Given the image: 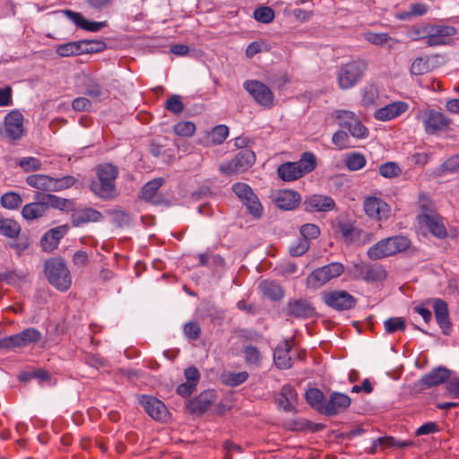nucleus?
Instances as JSON below:
<instances>
[{"label":"nucleus","instance_id":"1","mask_svg":"<svg viewBox=\"0 0 459 459\" xmlns=\"http://www.w3.org/2000/svg\"><path fill=\"white\" fill-rule=\"evenodd\" d=\"M97 179L90 184V189L94 195L102 200H112L118 195L116 186V179L118 176V169L110 163L100 164L96 167Z\"/></svg>","mask_w":459,"mask_h":459},{"label":"nucleus","instance_id":"2","mask_svg":"<svg viewBox=\"0 0 459 459\" xmlns=\"http://www.w3.org/2000/svg\"><path fill=\"white\" fill-rule=\"evenodd\" d=\"M44 273L48 282L60 291H66L72 285L70 271L62 257L46 260Z\"/></svg>","mask_w":459,"mask_h":459},{"label":"nucleus","instance_id":"3","mask_svg":"<svg viewBox=\"0 0 459 459\" xmlns=\"http://www.w3.org/2000/svg\"><path fill=\"white\" fill-rule=\"evenodd\" d=\"M411 246V240L402 235L383 238L373 245L368 250V256L371 260H379L394 255L407 250Z\"/></svg>","mask_w":459,"mask_h":459},{"label":"nucleus","instance_id":"4","mask_svg":"<svg viewBox=\"0 0 459 459\" xmlns=\"http://www.w3.org/2000/svg\"><path fill=\"white\" fill-rule=\"evenodd\" d=\"M316 166L315 155L311 152H305L299 161H287L281 164L277 169V174L281 180L290 182L311 172Z\"/></svg>","mask_w":459,"mask_h":459},{"label":"nucleus","instance_id":"5","mask_svg":"<svg viewBox=\"0 0 459 459\" xmlns=\"http://www.w3.org/2000/svg\"><path fill=\"white\" fill-rule=\"evenodd\" d=\"M231 192L234 193L237 199L254 220L257 221L263 217L264 207L254 189L249 185L242 182L235 183L231 186Z\"/></svg>","mask_w":459,"mask_h":459},{"label":"nucleus","instance_id":"6","mask_svg":"<svg viewBox=\"0 0 459 459\" xmlns=\"http://www.w3.org/2000/svg\"><path fill=\"white\" fill-rule=\"evenodd\" d=\"M42 333L37 328L28 327L23 331L0 339V349L15 350L33 345L40 342Z\"/></svg>","mask_w":459,"mask_h":459},{"label":"nucleus","instance_id":"7","mask_svg":"<svg viewBox=\"0 0 459 459\" xmlns=\"http://www.w3.org/2000/svg\"><path fill=\"white\" fill-rule=\"evenodd\" d=\"M368 64L363 59H357L341 66L337 78L341 89L352 88L362 77Z\"/></svg>","mask_w":459,"mask_h":459},{"label":"nucleus","instance_id":"8","mask_svg":"<svg viewBox=\"0 0 459 459\" xmlns=\"http://www.w3.org/2000/svg\"><path fill=\"white\" fill-rule=\"evenodd\" d=\"M342 264L333 262L314 270L307 278L309 288L318 289L330 280L340 276L343 273Z\"/></svg>","mask_w":459,"mask_h":459},{"label":"nucleus","instance_id":"9","mask_svg":"<svg viewBox=\"0 0 459 459\" xmlns=\"http://www.w3.org/2000/svg\"><path fill=\"white\" fill-rule=\"evenodd\" d=\"M244 88L254 98V100L265 108L273 105L274 96L271 89L263 82L256 80L245 82Z\"/></svg>","mask_w":459,"mask_h":459},{"label":"nucleus","instance_id":"10","mask_svg":"<svg viewBox=\"0 0 459 459\" xmlns=\"http://www.w3.org/2000/svg\"><path fill=\"white\" fill-rule=\"evenodd\" d=\"M323 299L328 307L338 311L351 309L356 305V299L345 290L325 292Z\"/></svg>","mask_w":459,"mask_h":459},{"label":"nucleus","instance_id":"11","mask_svg":"<svg viewBox=\"0 0 459 459\" xmlns=\"http://www.w3.org/2000/svg\"><path fill=\"white\" fill-rule=\"evenodd\" d=\"M366 214L377 221L387 220L391 213L390 206L381 198L368 196L363 203Z\"/></svg>","mask_w":459,"mask_h":459},{"label":"nucleus","instance_id":"12","mask_svg":"<svg viewBox=\"0 0 459 459\" xmlns=\"http://www.w3.org/2000/svg\"><path fill=\"white\" fill-rule=\"evenodd\" d=\"M140 404L146 413L155 420L165 421L169 417V411L163 402L158 398L142 394L139 398Z\"/></svg>","mask_w":459,"mask_h":459},{"label":"nucleus","instance_id":"13","mask_svg":"<svg viewBox=\"0 0 459 459\" xmlns=\"http://www.w3.org/2000/svg\"><path fill=\"white\" fill-rule=\"evenodd\" d=\"M423 125L428 134H434L449 127L450 119L443 113L429 109L424 114Z\"/></svg>","mask_w":459,"mask_h":459},{"label":"nucleus","instance_id":"14","mask_svg":"<svg viewBox=\"0 0 459 459\" xmlns=\"http://www.w3.org/2000/svg\"><path fill=\"white\" fill-rule=\"evenodd\" d=\"M4 133L11 140H20L23 136V115L20 111L12 110L5 116Z\"/></svg>","mask_w":459,"mask_h":459},{"label":"nucleus","instance_id":"15","mask_svg":"<svg viewBox=\"0 0 459 459\" xmlns=\"http://www.w3.org/2000/svg\"><path fill=\"white\" fill-rule=\"evenodd\" d=\"M351 404V398L342 393L333 392L325 403L323 415L333 417L344 411Z\"/></svg>","mask_w":459,"mask_h":459},{"label":"nucleus","instance_id":"16","mask_svg":"<svg viewBox=\"0 0 459 459\" xmlns=\"http://www.w3.org/2000/svg\"><path fill=\"white\" fill-rule=\"evenodd\" d=\"M452 371L446 367H437L433 368L428 374H425L419 381L420 385L422 388H430L433 386L439 385L443 383H446L450 377Z\"/></svg>","mask_w":459,"mask_h":459},{"label":"nucleus","instance_id":"17","mask_svg":"<svg viewBox=\"0 0 459 459\" xmlns=\"http://www.w3.org/2000/svg\"><path fill=\"white\" fill-rule=\"evenodd\" d=\"M68 230L69 226L67 224L50 229L40 239L42 249L46 252H51L56 249L60 240L66 235Z\"/></svg>","mask_w":459,"mask_h":459},{"label":"nucleus","instance_id":"18","mask_svg":"<svg viewBox=\"0 0 459 459\" xmlns=\"http://www.w3.org/2000/svg\"><path fill=\"white\" fill-rule=\"evenodd\" d=\"M286 314L295 318H309L315 315V308L307 299H293L288 302Z\"/></svg>","mask_w":459,"mask_h":459},{"label":"nucleus","instance_id":"19","mask_svg":"<svg viewBox=\"0 0 459 459\" xmlns=\"http://www.w3.org/2000/svg\"><path fill=\"white\" fill-rule=\"evenodd\" d=\"M303 205L305 210L310 212H329L334 208L335 203L330 196L312 195L305 199Z\"/></svg>","mask_w":459,"mask_h":459},{"label":"nucleus","instance_id":"20","mask_svg":"<svg viewBox=\"0 0 459 459\" xmlns=\"http://www.w3.org/2000/svg\"><path fill=\"white\" fill-rule=\"evenodd\" d=\"M423 213L420 216L421 222L424 223L429 230L436 237L442 238L446 236V230L443 223L440 221L438 215L433 211L422 205Z\"/></svg>","mask_w":459,"mask_h":459},{"label":"nucleus","instance_id":"21","mask_svg":"<svg viewBox=\"0 0 459 459\" xmlns=\"http://www.w3.org/2000/svg\"><path fill=\"white\" fill-rule=\"evenodd\" d=\"M255 161V155L250 148L239 150L231 160V172H245L254 165Z\"/></svg>","mask_w":459,"mask_h":459},{"label":"nucleus","instance_id":"22","mask_svg":"<svg viewBox=\"0 0 459 459\" xmlns=\"http://www.w3.org/2000/svg\"><path fill=\"white\" fill-rule=\"evenodd\" d=\"M456 30L452 26L433 27L429 35L424 37L428 47H437L446 44V38L455 35Z\"/></svg>","mask_w":459,"mask_h":459},{"label":"nucleus","instance_id":"23","mask_svg":"<svg viewBox=\"0 0 459 459\" xmlns=\"http://www.w3.org/2000/svg\"><path fill=\"white\" fill-rule=\"evenodd\" d=\"M435 317L437 325L442 330V333L448 335L451 331V322L449 319L448 307L446 301L437 299L433 306Z\"/></svg>","mask_w":459,"mask_h":459},{"label":"nucleus","instance_id":"24","mask_svg":"<svg viewBox=\"0 0 459 459\" xmlns=\"http://www.w3.org/2000/svg\"><path fill=\"white\" fill-rule=\"evenodd\" d=\"M65 16L77 27L88 31L96 32L107 25L106 22H91L84 18L80 13L71 10L63 11Z\"/></svg>","mask_w":459,"mask_h":459},{"label":"nucleus","instance_id":"25","mask_svg":"<svg viewBox=\"0 0 459 459\" xmlns=\"http://www.w3.org/2000/svg\"><path fill=\"white\" fill-rule=\"evenodd\" d=\"M407 108V103L403 101H396L376 110L374 117L376 119L380 121H388L400 116L405 112Z\"/></svg>","mask_w":459,"mask_h":459},{"label":"nucleus","instance_id":"26","mask_svg":"<svg viewBox=\"0 0 459 459\" xmlns=\"http://www.w3.org/2000/svg\"><path fill=\"white\" fill-rule=\"evenodd\" d=\"M164 180L161 178H154L146 183L141 190V198L145 202L152 204H159L161 203V197L158 191L162 186Z\"/></svg>","mask_w":459,"mask_h":459},{"label":"nucleus","instance_id":"27","mask_svg":"<svg viewBox=\"0 0 459 459\" xmlns=\"http://www.w3.org/2000/svg\"><path fill=\"white\" fill-rule=\"evenodd\" d=\"M72 225L74 227H80L88 222H98L103 219L100 212L92 208H84L73 213L71 218Z\"/></svg>","mask_w":459,"mask_h":459},{"label":"nucleus","instance_id":"28","mask_svg":"<svg viewBox=\"0 0 459 459\" xmlns=\"http://www.w3.org/2000/svg\"><path fill=\"white\" fill-rule=\"evenodd\" d=\"M37 201L25 204L22 210V215L26 221H32L42 217L48 208L43 197L36 198Z\"/></svg>","mask_w":459,"mask_h":459},{"label":"nucleus","instance_id":"29","mask_svg":"<svg viewBox=\"0 0 459 459\" xmlns=\"http://www.w3.org/2000/svg\"><path fill=\"white\" fill-rule=\"evenodd\" d=\"M291 345L289 341H284L281 346L275 349L273 353L274 364L278 368L288 369L291 368V358L290 357V351Z\"/></svg>","mask_w":459,"mask_h":459},{"label":"nucleus","instance_id":"30","mask_svg":"<svg viewBox=\"0 0 459 459\" xmlns=\"http://www.w3.org/2000/svg\"><path fill=\"white\" fill-rule=\"evenodd\" d=\"M300 202V195L293 190L281 191L276 198V205L281 210H293Z\"/></svg>","mask_w":459,"mask_h":459},{"label":"nucleus","instance_id":"31","mask_svg":"<svg viewBox=\"0 0 459 459\" xmlns=\"http://www.w3.org/2000/svg\"><path fill=\"white\" fill-rule=\"evenodd\" d=\"M297 396L295 389L290 385H285L281 387L279 397L277 398L278 405L285 411H291L294 410Z\"/></svg>","mask_w":459,"mask_h":459},{"label":"nucleus","instance_id":"32","mask_svg":"<svg viewBox=\"0 0 459 459\" xmlns=\"http://www.w3.org/2000/svg\"><path fill=\"white\" fill-rule=\"evenodd\" d=\"M212 401V394L211 392H204L189 401L187 408L193 413L202 414L208 410Z\"/></svg>","mask_w":459,"mask_h":459},{"label":"nucleus","instance_id":"33","mask_svg":"<svg viewBox=\"0 0 459 459\" xmlns=\"http://www.w3.org/2000/svg\"><path fill=\"white\" fill-rule=\"evenodd\" d=\"M261 292L272 300H280L284 296V291L280 284L275 281L264 280L258 286Z\"/></svg>","mask_w":459,"mask_h":459},{"label":"nucleus","instance_id":"34","mask_svg":"<svg viewBox=\"0 0 459 459\" xmlns=\"http://www.w3.org/2000/svg\"><path fill=\"white\" fill-rule=\"evenodd\" d=\"M43 197L46 203L47 208L53 207L62 211L69 210L73 207V202L69 199L58 197L51 194H40L37 193L35 198Z\"/></svg>","mask_w":459,"mask_h":459},{"label":"nucleus","instance_id":"35","mask_svg":"<svg viewBox=\"0 0 459 459\" xmlns=\"http://www.w3.org/2000/svg\"><path fill=\"white\" fill-rule=\"evenodd\" d=\"M305 398L307 403L321 414L324 413L325 403L324 393L318 388H309L306 391Z\"/></svg>","mask_w":459,"mask_h":459},{"label":"nucleus","instance_id":"36","mask_svg":"<svg viewBox=\"0 0 459 459\" xmlns=\"http://www.w3.org/2000/svg\"><path fill=\"white\" fill-rule=\"evenodd\" d=\"M83 45H85V43L80 40L61 44L56 47V53L63 57L82 55V51L87 50L82 48V46L83 47Z\"/></svg>","mask_w":459,"mask_h":459},{"label":"nucleus","instance_id":"37","mask_svg":"<svg viewBox=\"0 0 459 459\" xmlns=\"http://www.w3.org/2000/svg\"><path fill=\"white\" fill-rule=\"evenodd\" d=\"M364 38L367 41L376 46L387 45L388 49L393 48L398 43L397 39L391 38L387 33L384 32H367Z\"/></svg>","mask_w":459,"mask_h":459},{"label":"nucleus","instance_id":"38","mask_svg":"<svg viewBox=\"0 0 459 459\" xmlns=\"http://www.w3.org/2000/svg\"><path fill=\"white\" fill-rule=\"evenodd\" d=\"M386 277V271L383 265L378 264H366L365 274L363 280L368 282L381 281Z\"/></svg>","mask_w":459,"mask_h":459},{"label":"nucleus","instance_id":"39","mask_svg":"<svg viewBox=\"0 0 459 459\" xmlns=\"http://www.w3.org/2000/svg\"><path fill=\"white\" fill-rule=\"evenodd\" d=\"M26 183L39 190L51 191L52 177L43 174H33L26 178Z\"/></svg>","mask_w":459,"mask_h":459},{"label":"nucleus","instance_id":"40","mask_svg":"<svg viewBox=\"0 0 459 459\" xmlns=\"http://www.w3.org/2000/svg\"><path fill=\"white\" fill-rule=\"evenodd\" d=\"M21 231V227L17 221L10 218H4L0 214V234L13 238H16Z\"/></svg>","mask_w":459,"mask_h":459},{"label":"nucleus","instance_id":"41","mask_svg":"<svg viewBox=\"0 0 459 459\" xmlns=\"http://www.w3.org/2000/svg\"><path fill=\"white\" fill-rule=\"evenodd\" d=\"M343 161L350 171H357L365 167L367 160L365 156L358 152H347Z\"/></svg>","mask_w":459,"mask_h":459},{"label":"nucleus","instance_id":"42","mask_svg":"<svg viewBox=\"0 0 459 459\" xmlns=\"http://www.w3.org/2000/svg\"><path fill=\"white\" fill-rule=\"evenodd\" d=\"M83 91L84 94L97 100L101 99L106 94L99 82L92 78L85 79L83 82Z\"/></svg>","mask_w":459,"mask_h":459},{"label":"nucleus","instance_id":"43","mask_svg":"<svg viewBox=\"0 0 459 459\" xmlns=\"http://www.w3.org/2000/svg\"><path fill=\"white\" fill-rule=\"evenodd\" d=\"M22 199L18 193L7 192L1 197V204L9 210H15L21 206Z\"/></svg>","mask_w":459,"mask_h":459},{"label":"nucleus","instance_id":"44","mask_svg":"<svg viewBox=\"0 0 459 459\" xmlns=\"http://www.w3.org/2000/svg\"><path fill=\"white\" fill-rule=\"evenodd\" d=\"M384 327L385 333H394L397 331L404 332L406 329V324L403 317H390L384 322Z\"/></svg>","mask_w":459,"mask_h":459},{"label":"nucleus","instance_id":"45","mask_svg":"<svg viewBox=\"0 0 459 459\" xmlns=\"http://www.w3.org/2000/svg\"><path fill=\"white\" fill-rule=\"evenodd\" d=\"M335 118L340 127L348 129L358 117L351 111L338 110L335 114Z\"/></svg>","mask_w":459,"mask_h":459},{"label":"nucleus","instance_id":"46","mask_svg":"<svg viewBox=\"0 0 459 459\" xmlns=\"http://www.w3.org/2000/svg\"><path fill=\"white\" fill-rule=\"evenodd\" d=\"M229 128L225 125L214 126L209 133V139L214 144L221 143L229 134Z\"/></svg>","mask_w":459,"mask_h":459},{"label":"nucleus","instance_id":"47","mask_svg":"<svg viewBox=\"0 0 459 459\" xmlns=\"http://www.w3.org/2000/svg\"><path fill=\"white\" fill-rule=\"evenodd\" d=\"M254 18L262 23H270L274 19V12L269 6H261L255 9Z\"/></svg>","mask_w":459,"mask_h":459},{"label":"nucleus","instance_id":"48","mask_svg":"<svg viewBox=\"0 0 459 459\" xmlns=\"http://www.w3.org/2000/svg\"><path fill=\"white\" fill-rule=\"evenodd\" d=\"M17 164L24 172L40 170L42 167L41 161L35 157H24L17 161Z\"/></svg>","mask_w":459,"mask_h":459},{"label":"nucleus","instance_id":"49","mask_svg":"<svg viewBox=\"0 0 459 459\" xmlns=\"http://www.w3.org/2000/svg\"><path fill=\"white\" fill-rule=\"evenodd\" d=\"M176 134L183 137H190L195 132V125L189 121H181L174 126Z\"/></svg>","mask_w":459,"mask_h":459},{"label":"nucleus","instance_id":"50","mask_svg":"<svg viewBox=\"0 0 459 459\" xmlns=\"http://www.w3.org/2000/svg\"><path fill=\"white\" fill-rule=\"evenodd\" d=\"M76 179L73 176H65L60 178H52L51 191L56 192L71 187Z\"/></svg>","mask_w":459,"mask_h":459},{"label":"nucleus","instance_id":"51","mask_svg":"<svg viewBox=\"0 0 459 459\" xmlns=\"http://www.w3.org/2000/svg\"><path fill=\"white\" fill-rule=\"evenodd\" d=\"M351 135L357 139H365L368 135V128L357 118L347 129Z\"/></svg>","mask_w":459,"mask_h":459},{"label":"nucleus","instance_id":"52","mask_svg":"<svg viewBox=\"0 0 459 459\" xmlns=\"http://www.w3.org/2000/svg\"><path fill=\"white\" fill-rule=\"evenodd\" d=\"M332 142L339 150L347 149L351 146L349 134L342 130H338L333 134Z\"/></svg>","mask_w":459,"mask_h":459},{"label":"nucleus","instance_id":"53","mask_svg":"<svg viewBox=\"0 0 459 459\" xmlns=\"http://www.w3.org/2000/svg\"><path fill=\"white\" fill-rule=\"evenodd\" d=\"M401 169L395 162L389 161L380 165L379 174L386 178L396 177L400 174Z\"/></svg>","mask_w":459,"mask_h":459},{"label":"nucleus","instance_id":"54","mask_svg":"<svg viewBox=\"0 0 459 459\" xmlns=\"http://www.w3.org/2000/svg\"><path fill=\"white\" fill-rule=\"evenodd\" d=\"M429 70V60L423 57H417L411 65V74L413 75H422Z\"/></svg>","mask_w":459,"mask_h":459},{"label":"nucleus","instance_id":"55","mask_svg":"<svg viewBox=\"0 0 459 459\" xmlns=\"http://www.w3.org/2000/svg\"><path fill=\"white\" fill-rule=\"evenodd\" d=\"M299 231L302 238L307 239L308 242H310L311 239H316L320 234L318 226L313 223L302 225Z\"/></svg>","mask_w":459,"mask_h":459},{"label":"nucleus","instance_id":"56","mask_svg":"<svg viewBox=\"0 0 459 459\" xmlns=\"http://www.w3.org/2000/svg\"><path fill=\"white\" fill-rule=\"evenodd\" d=\"M310 247V242L300 238L290 247V254L292 256H300L304 255Z\"/></svg>","mask_w":459,"mask_h":459},{"label":"nucleus","instance_id":"57","mask_svg":"<svg viewBox=\"0 0 459 459\" xmlns=\"http://www.w3.org/2000/svg\"><path fill=\"white\" fill-rule=\"evenodd\" d=\"M166 108L173 114H179L184 109V104L179 95H172L166 101Z\"/></svg>","mask_w":459,"mask_h":459},{"label":"nucleus","instance_id":"58","mask_svg":"<svg viewBox=\"0 0 459 459\" xmlns=\"http://www.w3.org/2000/svg\"><path fill=\"white\" fill-rule=\"evenodd\" d=\"M82 42L85 43L83 47L82 46V49H87L86 51H82V54H90V53H96L100 52L106 48V44L103 41L100 40H81Z\"/></svg>","mask_w":459,"mask_h":459},{"label":"nucleus","instance_id":"59","mask_svg":"<svg viewBox=\"0 0 459 459\" xmlns=\"http://www.w3.org/2000/svg\"><path fill=\"white\" fill-rule=\"evenodd\" d=\"M184 333L190 340H197L201 334V328L195 322H188L184 325Z\"/></svg>","mask_w":459,"mask_h":459},{"label":"nucleus","instance_id":"60","mask_svg":"<svg viewBox=\"0 0 459 459\" xmlns=\"http://www.w3.org/2000/svg\"><path fill=\"white\" fill-rule=\"evenodd\" d=\"M245 360L248 364L256 365L260 360V352L256 347L247 346L244 349Z\"/></svg>","mask_w":459,"mask_h":459},{"label":"nucleus","instance_id":"61","mask_svg":"<svg viewBox=\"0 0 459 459\" xmlns=\"http://www.w3.org/2000/svg\"><path fill=\"white\" fill-rule=\"evenodd\" d=\"M442 171L449 173L459 172V155H455L446 160L441 166Z\"/></svg>","mask_w":459,"mask_h":459},{"label":"nucleus","instance_id":"62","mask_svg":"<svg viewBox=\"0 0 459 459\" xmlns=\"http://www.w3.org/2000/svg\"><path fill=\"white\" fill-rule=\"evenodd\" d=\"M112 221L116 226L122 228L129 225L130 216L123 211H115L112 213Z\"/></svg>","mask_w":459,"mask_h":459},{"label":"nucleus","instance_id":"63","mask_svg":"<svg viewBox=\"0 0 459 459\" xmlns=\"http://www.w3.org/2000/svg\"><path fill=\"white\" fill-rule=\"evenodd\" d=\"M72 108L75 111L79 112L90 111L91 108V102L87 98L78 97L73 100Z\"/></svg>","mask_w":459,"mask_h":459},{"label":"nucleus","instance_id":"64","mask_svg":"<svg viewBox=\"0 0 459 459\" xmlns=\"http://www.w3.org/2000/svg\"><path fill=\"white\" fill-rule=\"evenodd\" d=\"M446 390L451 397L459 399V377L449 378L446 384Z\"/></svg>","mask_w":459,"mask_h":459}]
</instances>
